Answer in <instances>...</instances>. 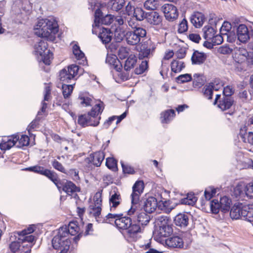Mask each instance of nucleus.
<instances>
[{
  "label": "nucleus",
  "mask_w": 253,
  "mask_h": 253,
  "mask_svg": "<svg viewBox=\"0 0 253 253\" xmlns=\"http://www.w3.org/2000/svg\"><path fill=\"white\" fill-rule=\"evenodd\" d=\"M103 221L108 223L114 222L119 229L126 230L124 236L128 242H135L140 237L141 227L136 221H132L130 217L123 216L122 214L109 213L106 215Z\"/></svg>",
  "instance_id": "f257e3e1"
},
{
  "label": "nucleus",
  "mask_w": 253,
  "mask_h": 253,
  "mask_svg": "<svg viewBox=\"0 0 253 253\" xmlns=\"http://www.w3.org/2000/svg\"><path fill=\"white\" fill-rule=\"evenodd\" d=\"M58 30L57 22L53 18L39 19L34 28L35 35L50 41L54 40Z\"/></svg>",
  "instance_id": "f03ea898"
},
{
  "label": "nucleus",
  "mask_w": 253,
  "mask_h": 253,
  "mask_svg": "<svg viewBox=\"0 0 253 253\" xmlns=\"http://www.w3.org/2000/svg\"><path fill=\"white\" fill-rule=\"evenodd\" d=\"M66 228H60L55 231L52 240V245L55 250H60L59 253H71L70 249V240Z\"/></svg>",
  "instance_id": "7ed1b4c3"
},
{
  "label": "nucleus",
  "mask_w": 253,
  "mask_h": 253,
  "mask_svg": "<svg viewBox=\"0 0 253 253\" xmlns=\"http://www.w3.org/2000/svg\"><path fill=\"white\" fill-rule=\"evenodd\" d=\"M104 109V104L101 100H97L90 112L87 114V126H96L99 124L101 117H98Z\"/></svg>",
  "instance_id": "20e7f679"
},
{
  "label": "nucleus",
  "mask_w": 253,
  "mask_h": 253,
  "mask_svg": "<svg viewBox=\"0 0 253 253\" xmlns=\"http://www.w3.org/2000/svg\"><path fill=\"white\" fill-rule=\"evenodd\" d=\"M146 34V31L144 28L142 27L136 28L133 31L126 32V42L129 45H136L143 41Z\"/></svg>",
  "instance_id": "39448f33"
},
{
  "label": "nucleus",
  "mask_w": 253,
  "mask_h": 253,
  "mask_svg": "<svg viewBox=\"0 0 253 253\" xmlns=\"http://www.w3.org/2000/svg\"><path fill=\"white\" fill-rule=\"evenodd\" d=\"M114 18L115 16L110 14L104 15L101 10L99 8H97L94 13V23L92 24V33L97 34L96 28L99 27L100 23L103 25H110L114 21Z\"/></svg>",
  "instance_id": "423d86ee"
},
{
  "label": "nucleus",
  "mask_w": 253,
  "mask_h": 253,
  "mask_svg": "<svg viewBox=\"0 0 253 253\" xmlns=\"http://www.w3.org/2000/svg\"><path fill=\"white\" fill-rule=\"evenodd\" d=\"M79 70V66L74 64L68 66L67 69H63L59 72L60 80L63 82V84L72 83V81L74 82L75 77L78 74Z\"/></svg>",
  "instance_id": "0eeeda50"
},
{
  "label": "nucleus",
  "mask_w": 253,
  "mask_h": 253,
  "mask_svg": "<svg viewBox=\"0 0 253 253\" xmlns=\"http://www.w3.org/2000/svg\"><path fill=\"white\" fill-rule=\"evenodd\" d=\"M35 227L34 225L29 226L27 229H25L20 232H15L18 235V240L22 242H27L29 244L31 248L35 241V237L31 235L35 230Z\"/></svg>",
  "instance_id": "6e6552de"
},
{
  "label": "nucleus",
  "mask_w": 253,
  "mask_h": 253,
  "mask_svg": "<svg viewBox=\"0 0 253 253\" xmlns=\"http://www.w3.org/2000/svg\"><path fill=\"white\" fill-rule=\"evenodd\" d=\"M166 19L169 21H173L178 18V12L177 8L171 3H166L162 7Z\"/></svg>",
  "instance_id": "1a4fd4ad"
},
{
  "label": "nucleus",
  "mask_w": 253,
  "mask_h": 253,
  "mask_svg": "<svg viewBox=\"0 0 253 253\" xmlns=\"http://www.w3.org/2000/svg\"><path fill=\"white\" fill-rule=\"evenodd\" d=\"M233 100L231 96H216L213 104H217L219 108L224 111L229 109L233 105Z\"/></svg>",
  "instance_id": "9d476101"
},
{
  "label": "nucleus",
  "mask_w": 253,
  "mask_h": 253,
  "mask_svg": "<svg viewBox=\"0 0 253 253\" xmlns=\"http://www.w3.org/2000/svg\"><path fill=\"white\" fill-rule=\"evenodd\" d=\"M223 84L219 79H215L210 83L206 84L203 91L204 95H212L213 91H217L222 89Z\"/></svg>",
  "instance_id": "9b49d317"
},
{
  "label": "nucleus",
  "mask_w": 253,
  "mask_h": 253,
  "mask_svg": "<svg viewBox=\"0 0 253 253\" xmlns=\"http://www.w3.org/2000/svg\"><path fill=\"white\" fill-rule=\"evenodd\" d=\"M144 188L142 181H136L132 187V192L131 194V203H139L140 196L143 192Z\"/></svg>",
  "instance_id": "f8f14e48"
},
{
  "label": "nucleus",
  "mask_w": 253,
  "mask_h": 253,
  "mask_svg": "<svg viewBox=\"0 0 253 253\" xmlns=\"http://www.w3.org/2000/svg\"><path fill=\"white\" fill-rule=\"evenodd\" d=\"M18 139L19 135L18 134L4 137L0 144V149L5 151L10 149L14 145L16 146Z\"/></svg>",
  "instance_id": "ddd939ff"
},
{
  "label": "nucleus",
  "mask_w": 253,
  "mask_h": 253,
  "mask_svg": "<svg viewBox=\"0 0 253 253\" xmlns=\"http://www.w3.org/2000/svg\"><path fill=\"white\" fill-rule=\"evenodd\" d=\"M121 201L120 193L115 188L110 193L109 204L110 211L114 210L120 204Z\"/></svg>",
  "instance_id": "4468645a"
},
{
  "label": "nucleus",
  "mask_w": 253,
  "mask_h": 253,
  "mask_svg": "<svg viewBox=\"0 0 253 253\" xmlns=\"http://www.w3.org/2000/svg\"><path fill=\"white\" fill-rule=\"evenodd\" d=\"M173 232L172 225L164 226L156 228L154 232V237L156 240H160L162 237L169 236Z\"/></svg>",
  "instance_id": "2eb2a0df"
},
{
  "label": "nucleus",
  "mask_w": 253,
  "mask_h": 253,
  "mask_svg": "<svg viewBox=\"0 0 253 253\" xmlns=\"http://www.w3.org/2000/svg\"><path fill=\"white\" fill-rule=\"evenodd\" d=\"M47 108V104L43 102L42 103V107L40 111L38 112V114L36 119L31 122V123L29 125L27 128V130L29 133L30 131H32V129L36 128L39 125L38 122L41 120L43 116L45 115V111Z\"/></svg>",
  "instance_id": "dca6fc26"
},
{
  "label": "nucleus",
  "mask_w": 253,
  "mask_h": 253,
  "mask_svg": "<svg viewBox=\"0 0 253 253\" xmlns=\"http://www.w3.org/2000/svg\"><path fill=\"white\" fill-rule=\"evenodd\" d=\"M62 190L67 195L75 197L77 196V193L80 191V188L77 186L73 182L67 181L63 184Z\"/></svg>",
  "instance_id": "f3484780"
},
{
  "label": "nucleus",
  "mask_w": 253,
  "mask_h": 253,
  "mask_svg": "<svg viewBox=\"0 0 253 253\" xmlns=\"http://www.w3.org/2000/svg\"><path fill=\"white\" fill-rule=\"evenodd\" d=\"M237 36L242 42H246L250 39L249 30L245 24H240L237 29Z\"/></svg>",
  "instance_id": "a211bd4d"
},
{
  "label": "nucleus",
  "mask_w": 253,
  "mask_h": 253,
  "mask_svg": "<svg viewBox=\"0 0 253 253\" xmlns=\"http://www.w3.org/2000/svg\"><path fill=\"white\" fill-rule=\"evenodd\" d=\"M231 29V24L228 22H224L221 28L220 32L221 35L227 36L228 42H233L236 39V36L234 34H232Z\"/></svg>",
  "instance_id": "6ab92c4d"
},
{
  "label": "nucleus",
  "mask_w": 253,
  "mask_h": 253,
  "mask_svg": "<svg viewBox=\"0 0 253 253\" xmlns=\"http://www.w3.org/2000/svg\"><path fill=\"white\" fill-rule=\"evenodd\" d=\"M175 116V114L174 110H165L160 114V121L163 125L168 124L172 121Z\"/></svg>",
  "instance_id": "aec40b11"
},
{
  "label": "nucleus",
  "mask_w": 253,
  "mask_h": 253,
  "mask_svg": "<svg viewBox=\"0 0 253 253\" xmlns=\"http://www.w3.org/2000/svg\"><path fill=\"white\" fill-rule=\"evenodd\" d=\"M106 62L118 72H120L122 69L123 66L121 62L115 55L108 54L106 58Z\"/></svg>",
  "instance_id": "412c9836"
},
{
  "label": "nucleus",
  "mask_w": 253,
  "mask_h": 253,
  "mask_svg": "<svg viewBox=\"0 0 253 253\" xmlns=\"http://www.w3.org/2000/svg\"><path fill=\"white\" fill-rule=\"evenodd\" d=\"M147 21L151 25H158L162 22V17L156 11L146 13Z\"/></svg>",
  "instance_id": "4be33fe9"
},
{
  "label": "nucleus",
  "mask_w": 253,
  "mask_h": 253,
  "mask_svg": "<svg viewBox=\"0 0 253 253\" xmlns=\"http://www.w3.org/2000/svg\"><path fill=\"white\" fill-rule=\"evenodd\" d=\"M239 137L241 138L244 142L249 143L253 145V132H247L246 126L241 127L239 133Z\"/></svg>",
  "instance_id": "5701e85b"
},
{
  "label": "nucleus",
  "mask_w": 253,
  "mask_h": 253,
  "mask_svg": "<svg viewBox=\"0 0 253 253\" xmlns=\"http://www.w3.org/2000/svg\"><path fill=\"white\" fill-rule=\"evenodd\" d=\"M88 213L94 217L96 221L98 222H105L103 221L104 218L102 219L101 218V206H96L95 205H90L89 207Z\"/></svg>",
  "instance_id": "b1692460"
},
{
  "label": "nucleus",
  "mask_w": 253,
  "mask_h": 253,
  "mask_svg": "<svg viewBox=\"0 0 253 253\" xmlns=\"http://www.w3.org/2000/svg\"><path fill=\"white\" fill-rule=\"evenodd\" d=\"M157 207V200L153 197H150L147 198L144 203V210L148 213L154 212Z\"/></svg>",
  "instance_id": "393cba45"
},
{
  "label": "nucleus",
  "mask_w": 253,
  "mask_h": 253,
  "mask_svg": "<svg viewBox=\"0 0 253 253\" xmlns=\"http://www.w3.org/2000/svg\"><path fill=\"white\" fill-rule=\"evenodd\" d=\"M166 245L171 248H182L183 241L182 238L178 236H173L169 238L165 241Z\"/></svg>",
  "instance_id": "a878e982"
},
{
  "label": "nucleus",
  "mask_w": 253,
  "mask_h": 253,
  "mask_svg": "<svg viewBox=\"0 0 253 253\" xmlns=\"http://www.w3.org/2000/svg\"><path fill=\"white\" fill-rule=\"evenodd\" d=\"M113 35L110 29L102 28L101 31L99 33L98 38L103 43L107 44L111 41Z\"/></svg>",
  "instance_id": "bb28decb"
},
{
  "label": "nucleus",
  "mask_w": 253,
  "mask_h": 253,
  "mask_svg": "<svg viewBox=\"0 0 253 253\" xmlns=\"http://www.w3.org/2000/svg\"><path fill=\"white\" fill-rule=\"evenodd\" d=\"M47 47V42L45 40H41L35 44V52L37 55L42 56L48 50Z\"/></svg>",
  "instance_id": "cd10ccee"
},
{
  "label": "nucleus",
  "mask_w": 253,
  "mask_h": 253,
  "mask_svg": "<svg viewBox=\"0 0 253 253\" xmlns=\"http://www.w3.org/2000/svg\"><path fill=\"white\" fill-rule=\"evenodd\" d=\"M205 21V16L201 12H196L190 17L191 23L196 28L201 27Z\"/></svg>",
  "instance_id": "c85d7f7f"
},
{
  "label": "nucleus",
  "mask_w": 253,
  "mask_h": 253,
  "mask_svg": "<svg viewBox=\"0 0 253 253\" xmlns=\"http://www.w3.org/2000/svg\"><path fill=\"white\" fill-rule=\"evenodd\" d=\"M176 226L182 228L186 227L189 223L188 216L184 213H179L176 215L174 219Z\"/></svg>",
  "instance_id": "c756f323"
},
{
  "label": "nucleus",
  "mask_w": 253,
  "mask_h": 253,
  "mask_svg": "<svg viewBox=\"0 0 253 253\" xmlns=\"http://www.w3.org/2000/svg\"><path fill=\"white\" fill-rule=\"evenodd\" d=\"M206 58L207 55L205 53L194 50L191 57V61L193 64L200 65L204 63Z\"/></svg>",
  "instance_id": "7c9ffc66"
},
{
  "label": "nucleus",
  "mask_w": 253,
  "mask_h": 253,
  "mask_svg": "<svg viewBox=\"0 0 253 253\" xmlns=\"http://www.w3.org/2000/svg\"><path fill=\"white\" fill-rule=\"evenodd\" d=\"M104 158V153L102 151L96 152L90 155V158L93 164L96 167H99L101 165Z\"/></svg>",
  "instance_id": "2f4dec72"
},
{
  "label": "nucleus",
  "mask_w": 253,
  "mask_h": 253,
  "mask_svg": "<svg viewBox=\"0 0 253 253\" xmlns=\"http://www.w3.org/2000/svg\"><path fill=\"white\" fill-rule=\"evenodd\" d=\"M60 228H66L67 230L66 232L68 234V236L70 234L72 236L76 235L79 233L80 230V228L76 221L70 222L68 226L65 225Z\"/></svg>",
  "instance_id": "473e14b6"
},
{
  "label": "nucleus",
  "mask_w": 253,
  "mask_h": 253,
  "mask_svg": "<svg viewBox=\"0 0 253 253\" xmlns=\"http://www.w3.org/2000/svg\"><path fill=\"white\" fill-rule=\"evenodd\" d=\"M78 101L81 106L87 107L91 106L94 100L92 96H79Z\"/></svg>",
  "instance_id": "72a5a7b5"
},
{
  "label": "nucleus",
  "mask_w": 253,
  "mask_h": 253,
  "mask_svg": "<svg viewBox=\"0 0 253 253\" xmlns=\"http://www.w3.org/2000/svg\"><path fill=\"white\" fill-rule=\"evenodd\" d=\"M155 224L156 228L171 224L170 220L167 216L162 215L159 216L156 218Z\"/></svg>",
  "instance_id": "f704fd0d"
},
{
  "label": "nucleus",
  "mask_w": 253,
  "mask_h": 253,
  "mask_svg": "<svg viewBox=\"0 0 253 253\" xmlns=\"http://www.w3.org/2000/svg\"><path fill=\"white\" fill-rule=\"evenodd\" d=\"M185 67V63L183 61L173 60L171 63V70L174 73L180 72Z\"/></svg>",
  "instance_id": "c9c22d12"
},
{
  "label": "nucleus",
  "mask_w": 253,
  "mask_h": 253,
  "mask_svg": "<svg viewBox=\"0 0 253 253\" xmlns=\"http://www.w3.org/2000/svg\"><path fill=\"white\" fill-rule=\"evenodd\" d=\"M137 62V59L134 55H130L125 62L124 69L126 71H129L133 68Z\"/></svg>",
  "instance_id": "e433bc0d"
},
{
  "label": "nucleus",
  "mask_w": 253,
  "mask_h": 253,
  "mask_svg": "<svg viewBox=\"0 0 253 253\" xmlns=\"http://www.w3.org/2000/svg\"><path fill=\"white\" fill-rule=\"evenodd\" d=\"M219 203L222 211L226 212L229 211L231 204V200L228 197L224 196L221 198Z\"/></svg>",
  "instance_id": "4c0bfd02"
},
{
  "label": "nucleus",
  "mask_w": 253,
  "mask_h": 253,
  "mask_svg": "<svg viewBox=\"0 0 253 253\" xmlns=\"http://www.w3.org/2000/svg\"><path fill=\"white\" fill-rule=\"evenodd\" d=\"M205 81V78L202 74L196 73L193 75V84L194 87L203 85Z\"/></svg>",
  "instance_id": "58836bf2"
},
{
  "label": "nucleus",
  "mask_w": 253,
  "mask_h": 253,
  "mask_svg": "<svg viewBox=\"0 0 253 253\" xmlns=\"http://www.w3.org/2000/svg\"><path fill=\"white\" fill-rule=\"evenodd\" d=\"M131 17L135 18L136 20L141 21L144 18H146V13L142 8L136 7L135 9H133V11Z\"/></svg>",
  "instance_id": "ea45409f"
},
{
  "label": "nucleus",
  "mask_w": 253,
  "mask_h": 253,
  "mask_svg": "<svg viewBox=\"0 0 253 253\" xmlns=\"http://www.w3.org/2000/svg\"><path fill=\"white\" fill-rule=\"evenodd\" d=\"M241 204L234 205L231 208L230 215L232 219L241 218Z\"/></svg>",
  "instance_id": "a19ab883"
},
{
  "label": "nucleus",
  "mask_w": 253,
  "mask_h": 253,
  "mask_svg": "<svg viewBox=\"0 0 253 253\" xmlns=\"http://www.w3.org/2000/svg\"><path fill=\"white\" fill-rule=\"evenodd\" d=\"M150 216L145 212H141L137 215L136 223L140 226L147 225L150 221Z\"/></svg>",
  "instance_id": "79ce46f5"
},
{
  "label": "nucleus",
  "mask_w": 253,
  "mask_h": 253,
  "mask_svg": "<svg viewBox=\"0 0 253 253\" xmlns=\"http://www.w3.org/2000/svg\"><path fill=\"white\" fill-rule=\"evenodd\" d=\"M26 170L33 171L43 175H45L48 169H44L43 167L35 166L25 169Z\"/></svg>",
  "instance_id": "37998d69"
},
{
  "label": "nucleus",
  "mask_w": 253,
  "mask_h": 253,
  "mask_svg": "<svg viewBox=\"0 0 253 253\" xmlns=\"http://www.w3.org/2000/svg\"><path fill=\"white\" fill-rule=\"evenodd\" d=\"M203 31L204 32L203 37L206 40H211L214 36V29L211 26H205L203 29Z\"/></svg>",
  "instance_id": "c03bdc74"
},
{
  "label": "nucleus",
  "mask_w": 253,
  "mask_h": 253,
  "mask_svg": "<svg viewBox=\"0 0 253 253\" xmlns=\"http://www.w3.org/2000/svg\"><path fill=\"white\" fill-rule=\"evenodd\" d=\"M159 6V1L157 0H147L144 3V7L147 10H154Z\"/></svg>",
  "instance_id": "a18cd8bd"
},
{
  "label": "nucleus",
  "mask_w": 253,
  "mask_h": 253,
  "mask_svg": "<svg viewBox=\"0 0 253 253\" xmlns=\"http://www.w3.org/2000/svg\"><path fill=\"white\" fill-rule=\"evenodd\" d=\"M14 236L16 239H17V240L16 241H12L11 244L9 245V249L12 252H14L16 253V252L19 250L20 247V243L23 244L25 242H22V241H19L18 240V235L14 233Z\"/></svg>",
  "instance_id": "49530a36"
},
{
  "label": "nucleus",
  "mask_w": 253,
  "mask_h": 253,
  "mask_svg": "<svg viewBox=\"0 0 253 253\" xmlns=\"http://www.w3.org/2000/svg\"><path fill=\"white\" fill-rule=\"evenodd\" d=\"M114 1L111 5L112 10L118 12L122 9L125 4V0H114Z\"/></svg>",
  "instance_id": "de8ad7c7"
},
{
  "label": "nucleus",
  "mask_w": 253,
  "mask_h": 253,
  "mask_svg": "<svg viewBox=\"0 0 253 253\" xmlns=\"http://www.w3.org/2000/svg\"><path fill=\"white\" fill-rule=\"evenodd\" d=\"M246 186L243 183H239L234 189V194L236 197H238L245 193Z\"/></svg>",
  "instance_id": "09e8293b"
},
{
  "label": "nucleus",
  "mask_w": 253,
  "mask_h": 253,
  "mask_svg": "<svg viewBox=\"0 0 253 253\" xmlns=\"http://www.w3.org/2000/svg\"><path fill=\"white\" fill-rule=\"evenodd\" d=\"M114 39L117 42H120L126 37L125 32L120 28H117L114 32Z\"/></svg>",
  "instance_id": "8fccbe9b"
},
{
  "label": "nucleus",
  "mask_w": 253,
  "mask_h": 253,
  "mask_svg": "<svg viewBox=\"0 0 253 253\" xmlns=\"http://www.w3.org/2000/svg\"><path fill=\"white\" fill-rule=\"evenodd\" d=\"M155 49V47L154 46H152L151 47H144L139 53V58L142 59L148 57L150 54L152 53Z\"/></svg>",
  "instance_id": "3c124183"
},
{
  "label": "nucleus",
  "mask_w": 253,
  "mask_h": 253,
  "mask_svg": "<svg viewBox=\"0 0 253 253\" xmlns=\"http://www.w3.org/2000/svg\"><path fill=\"white\" fill-rule=\"evenodd\" d=\"M29 143V138L26 135H21V137L17 141L16 147L21 148L23 146H27Z\"/></svg>",
  "instance_id": "603ef678"
},
{
  "label": "nucleus",
  "mask_w": 253,
  "mask_h": 253,
  "mask_svg": "<svg viewBox=\"0 0 253 253\" xmlns=\"http://www.w3.org/2000/svg\"><path fill=\"white\" fill-rule=\"evenodd\" d=\"M216 193V189L210 186L207 188L204 192V196L207 201H209Z\"/></svg>",
  "instance_id": "864d4df0"
},
{
  "label": "nucleus",
  "mask_w": 253,
  "mask_h": 253,
  "mask_svg": "<svg viewBox=\"0 0 253 253\" xmlns=\"http://www.w3.org/2000/svg\"><path fill=\"white\" fill-rule=\"evenodd\" d=\"M45 176L48 177L49 179H50L56 185L58 188H60L59 186V184L60 183L59 179L58 178L57 175L54 172L51 171V170L48 169L46 175H45Z\"/></svg>",
  "instance_id": "5fc2aeb1"
},
{
  "label": "nucleus",
  "mask_w": 253,
  "mask_h": 253,
  "mask_svg": "<svg viewBox=\"0 0 253 253\" xmlns=\"http://www.w3.org/2000/svg\"><path fill=\"white\" fill-rule=\"evenodd\" d=\"M148 68V61L145 60L141 62L139 65V67L136 68L134 72L137 75H139L143 73Z\"/></svg>",
  "instance_id": "6e6d98bb"
},
{
  "label": "nucleus",
  "mask_w": 253,
  "mask_h": 253,
  "mask_svg": "<svg viewBox=\"0 0 253 253\" xmlns=\"http://www.w3.org/2000/svg\"><path fill=\"white\" fill-rule=\"evenodd\" d=\"M210 208L213 213H217L221 210V207L218 200L214 199L210 202Z\"/></svg>",
  "instance_id": "4d7b16f0"
},
{
  "label": "nucleus",
  "mask_w": 253,
  "mask_h": 253,
  "mask_svg": "<svg viewBox=\"0 0 253 253\" xmlns=\"http://www.w3.org/2000/svg\"><path fill=\"white\" fill-rule=\"evenodd\" d=\"M73 52L78 60H82L85 57L84 53L81 51L80 46L77 44L73 45Z\"/></svg>",
  "instance_id": "13d9d810"
},
{
  "label": "nucleus",
  "mask_w": 253,
  "mask_h": 253,
  "mask_svg": "<svg viewBox=\"0 0 253 253\" xmlns=\"http://www.w3.org/2000/svg\"><path fill=\"white\" fill-rule=\"evenodd\" d=\"M197 199L193 194H188L186 198L181 200V203L185 205H193Z\"/></svg>",
  "instance_id": "bf43d9fd"
},
{
  "label": "nucleus",
  "mask_w": 253,
  "mask_h": 253,
  "mask_svg": "<svg viewBox=\"0 0 253 253\" xmlns=\"http://www.w3.org/2000/svg\"><path fill=\"white\" fill-rule=\"evenodd\" d=\"M192 80V77L189 74L180 75L176 78V82L179 84L188 82L191 81Z\"/></svg>",
  "instance_id": "052dcab7"
},
{
  "label": "nucleus",
  "mask_w": 253,
  "mask_h": 253,
  "mask_svg": "<svg viewBox=\"0 0 253 253\" xmlns=\"http://www.w3.org/2000/svg\"><path fill=\"white\" fill-rule=\"evenodd\" d=\"M75 84V83L71 84L63 83L62 85V95H71L74 88L73 85Z\"/></svg>",
  "instance_id": "680f3d73"
},
{
  "label": "nucleus",
  "mask_w": 253,
  "mask_h": 253,
  "mask_svg": "<svg viewBox=\"0 0 253 253\" xmlns=\"http://www.w3.org/2000/svg\"><path fill=\"white\" fill-rule=\"evenodd\" d=\"M138 204L139 203H131V207L130 209L127 211V214L128 215L137 216V215L139 214L138 209Z\"/></svg>",
  "instance_id": "e2e57ef3"
},
{
  "label": "nucleus",
  "mask_w": 253,
  "mask_h": 253,
  "mask_svg": "<svg viewBox=\"0 0 253 253\" xmlns=\"http://www.w3.org/2000/svg\"><path fill=\"white\" fill-rule=\"evenodd\" d=\"M106 166L109 169L115 170L117 169L116 161L113 158H107L106 160Z\"/></svg>",
  "instance_id": "0e129e2a"
},
{
  "label": "nucleus",
  "mask_w": 253,
  "mask_h": 253,
  "mask_svg": "<svg viewBox=\"0 0 253 253\" xmlns=\"http://www.w3.org/2000/svg\"><path fill=\"white\" fill-rule=\"evenodd\" d=\"M125 19L126 20V23H127L128 25L133 30L135 29L136 28L140 27L139 26H138L137 23V21H138L136 20V19L135 18H133L131 16H128V17L125 18Z\"/></svg>",
  "instance_id": "69168bd1"
},
{
  "label": "nucleus",
  "mask_w": 253,
  "mask_h": 253,
  "mask_svg": "<svg viewBox=\"0 0 253 253\" xmlns=\"http://www.w3.org/2000/svg\"><path fill=\"white\" fill-rule=\"evenodd\" d=\"M52 53L49 50H47L42 56H41L42 58L43 62L45 64L49 65L51 63V60L52 59Z\"/></svg>",
  "instance_id": "338daca9"
},
{
  "label": "nucleus",
  "mask_w": 253,
  "mask_h": 253,
  "mask_svg": "<svg viewBox=\"0 0 253 253\" xmlns=\"http://www.w3.org/2000/svg\"><path fill=\"white\" fill-rule=\"evenodd\" d=\"M245 194L250 198H253V183L251 182L246 185L245 189Z\"/></svg>",
  "instance_id": "774afa93"
}]
</instances>
